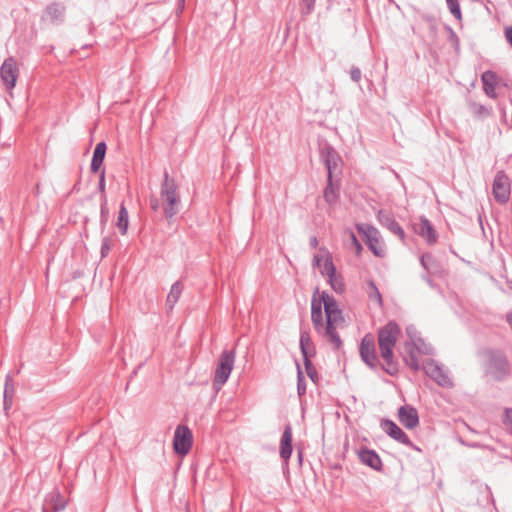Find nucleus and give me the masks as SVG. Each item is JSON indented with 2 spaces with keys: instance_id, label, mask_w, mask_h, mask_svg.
Segmentation results:
<instances>
[{
  "instance_id": "1",
  "label": "nucleus",
  "mask_w": 512,
  "mask_h": 512,
  "mask_svg": "<svg viewBox=\"0 0 512 512\" xmlns=\"http://www.w3.org/2000/svg\"><path fill=\"white\" fill-rule=\"evenodd\" d=\"M401 330L395 321H389L378 330L377 338L380 355L383 359L381 369L388 375L395 376L399 372V364L394 356V348Z\"/></svg>"
},
{
  "instance_id": "2",
  "label": "nucleus",
  "mask_w": 512,
  "mask_h": 512,
  "mask_svg": "<svg viewBox=\"0 0 512 512\" xmlns=\"http://www.w3.org/2000/svg\"><path fill=\"white\" fill-rule=\"evenodd\" d=\"M160 200L164 216L172 219L180 211L181 198L176 180L170 177L167 170L164 171L163 181L160 185Z\"/></svg>"
},
{
  "instance_id": "3",
  "label": "nucleus",
  "mask_w": 512,
  "mask_h": 512,
  "mask_svg": "<svg viewBox=\"0 0 512 512\" xmlns=\"http://www.w3.org/2000/svg\"><path fill=\"white\" fill-rule=\"evenodd\" d=\"M235 350H223L214 373L213 387L219 390L228 380L235 363Z\"/></svg>"
},
{
  "instance_id": "4",
  "label": "nucleus",
  "mask_w": 512,
  "mask_h": 512,
  "mask_svg": "<svg viewBox=\"0 0 512 512\" xmlns=\"http://www.w3.org/2000/svg\"><path fill=\"white\" fill-rule=\"evenodd\" d=\"M326 326L323 330V335L328 338L329 342L334 345L336 350L342 346V340L337 332L338 327H344L345 319L342 310H335L331 313H325Z\"/></svg>"
},
{
  "instance_id": "5",
  "label": "nucleus",
  "mask_w": 512,
  "mask_h": 512,
  "mask_svg": "<svg viewBox=\"0 0 512 512\" xmlns=\"http://www.w3.org/2000/svg\"><path fill=\"white\" fill-rule=\"evenodd\" d=\"M487 373L495 380H503L510 372L507 357L500 351L489 352Z\"/></svg>"
},
{
  "instance_id": "6",
  "label": "nucleus",
  "mask_w": 512,
  "mask_h": 512,
  "mask_svg": "<svg viewBox=\"0 0 512 512\" xmlns=\"http://www.w3.org/2000/svg\"><path fill=\"white\" fill-rule=\"evenodd\" d=\"M492 194L495 201L500 205H504L509 201L511 195V183L505 171L499 170L496 172L492 184Z\"/></svg>"
},
{
  "instance_id": "7",
  "label": "nucleus",
  "mask_w": 512,
  "mask_h": 512,
  "mask_svg": "<svg viewBox=\"0 0 512 512\" xmlns=\"http://www.w3.org/2000/svg\"><path fill=\"white\" fill-rule=\"evenodd\" d=\"M359 353L362 361L371 369L381 368V363L377 356L375 341L371 334H366L360 342Z\"/></svg>"
},
{
  "instance_id": "8",
  "label": "nucleus",
  "mask_w": 512,
  "mask_h": 512,
  "mask_svg": "<svg viewBox=\"0 0 512 512\" xmlns=\"http://www.w3.org/2000/svg\"><path fill=\"white\" fill-rule=\"evenodd\" d=\"M320 159L324 163L328 175L330 178L333 177V173L339 168L342 159L335 148L328 142L320 144L319 147Z\"/></svg>"
},
{
  "instance_id": "9",
  "label": "nucleus",
  "mask_w": 512,
  "mask_h": 512,
  "mask_svg": "<svg viewBox=\"0 0 512 512\" xmlns=\"http://www.w3.org/2000/svg\"><path fill=\"white\" fill-rule=\"evenodd\" d=\"M192 443L193 435L190 429L184 425L177 426L173 438L175 452L182 456L186 455L190 451Z\"/></svg>"
},
{
  "instance_id": "10",
  "label": "nucleus",
  "mask_w": 512,
  "mask_h": 512,
  "mask_svg": "<svg viewBox=\"0 0 512 512\" xmlns=\"http://www.w3.org/2000/svg\"><path fill=\"white\" fill-rule=\"evenodd\" d=\"M357 231L364 235L365 243L375 256L382 257L384 255L383 249L379 246V231L369 224L356 225Z\"/></svg>"
},
{
  "instance_id": "11",
  "label": "nucleus",
  "mask_w": 512,
  "mask_h": 512,
  "mask_svg": "<svg viewBox=\"0 0 512 512\" xmlns=\"http://www.w3.org/2000/svg\"><path fill=\"white\" fill-rule=\"evenodd\" d=\"M19 76L17 61L13 57L4 60L0 67V77L7 90H12Z\"/></svg>"
},
{
  "instance_id": "12",
  "label": "nucleus",
  "mask_w": 512,
  "mask_h": 512,
  "mask_svg": "<svg viewBox=\"0 0 512 512\" xmlns=\"http://www.w3.org/2000/svg\"><path fill=\"white\" fill-rule=\"evenodd\" d=\"M425 373L433 379L439 386L444 388H450L453 386V382L443 368L434 360H427L423 364Z\"/></svg>"
},
{
  "instance_id": "13",
  "label": "nucleus",
  "mask_w": 512,
  "mask_h": 512,
  "mask_svg": "<svg viewBox=\"0 0 512 512\" xmlns=\"http://www.w3.org/2000/svg\"><path fill=\"white\" fill-rule=\"evenodd\" d=\"M377 220L379 223L391 233L397 236L401 241L405 240V232L401 225L395 220L394 216L386 211L379 210L377 213Z\"/></svg>"
},
{
  "instance_id": "14",
  "label": "nucleus",
  "mask_w": 512,
  "mask_h": 512,
  "mask_svg": "<svg viewBox=\"0 0 512 512\" xmlns=\"http://www.w3.org/2000/svg\"><path fill=\"white\" fill-rule=\"evenodd\" d=\"M413 229L414 232L421 236L429 245L435 244L438 240L436 230L425 216H421L420 221L413 224Z\"/></svg>"
},
{
  "instance_id": "15",
  "label": "nucleus",
  "mask_w": 512,
  "mask_h": 512,
  "mask_svg": "<svg viewBox=\"0 0 512 512\" xmlns=\"http://www.w3.org/2000/svg\"><path fill=\"white\" fill-rule=\"evenodd\" d=\"M398 418L400 423L409 430H412L419 425L418 411L411 405L401 406L398 410Z\"/></svg>"
},
{
  "instance_id": "16",
  "label": "nucleus",
  "mask_w": 512,
  "mask_h": 512,
  "mask_svg": "<svg viewBox=\"0 0 512 512\" xmlns=\"http://www.w3.org/2000/svg\"><path fill=\"white\" fill-rule=\"evenodd\" d=\"M360 462L375 471L383 468L382 460L375 450L366 447L360 448L357 452Z\"/></svg>"
},
{
  "instance_id": "17",
  "label": "nucleus",
  "mask_w": 512,
  "mask_h": 512,
  "mask_svg": "<svg viewBox=\"0 0 512 512\" xmlns=\"http://www.w3.org/2000/svg\"><path fill=\"white\" fill-rule=\"evenodd\" d=\"M65 507L66 502L64 501L61 493L59 490L54 489L46 495L42 512H60L64 510Z\"/></svg>"
},
{
  "instance_id": "18",
  "label": "nucleus",
  "mask_w": 512,
  "mask_h": 512,
  "mask_svg": "<svg viewBox=\"0 0 512 512\" xmlns=\"http://www.w3.org/2000/svg\"><path fill=\"white\" fill-rule=\"evenodd\" d=\"M292 438V427L290 424H287L284 428L280 440V456L285 461H288L292 454Z\"/></svg>"
},
{
  "instance_id": "19",
  "label": "nucleus",
  "mask_w": 512,
  "mask_h": 512,
  "mask_svg": "<svg viewBox=\"0 0 512 512\" xmlns=\"http://www.w3.org/2000/svg\"><path fill=\"white\" fill-rule=\"evenodd\" d=\"M64 14L65 6L60 3L53 2L46 7L42 19L49 20L52 23H60L64 19Z\"/></svg>"
},
{
  "instance_id": "20",
  "label": "nucleus",
  "mask_w": 512,
  "mask_h": 512,
  "mask_svg": "<svg viewBox=\"0 0 512 512\" xmlns=\"http://www.w3.org/2000/svg\"><path fill=\"white\" fill-rule=\"evenodd\" d=\"M299 347L303 359H311L316 355V348L312 342L310 334L307 330H300Z\"/></svg>"
},
{
  "instance_id": "21",
  "label": "nucleus",
  "mask_w": 512,
  "mask_h": 512,
  "mask_svg": "<svg viewBox=\"0 0 512 512\" xmlns=\"http://www.w3.org/2000/svg\"><path fill=\"white\" fill-rule=\"evenodd\" d=\"M311 320L314 326V329L317 333L323 335L324 325H323V314L321 301L317 302L315 299L312 300L311 303Z\"/></svg>"
},
{
  "instance_id": "22",
  "label": "nucleus",
  "mask_w": 512,
  "mask_h": 512,
  "mask_svg": "<svg viewBox=\"0 0 512 512\" xmlns=\"http://www.w3.org/2000/svg\"><path fill=\"white\" fill-rule=\"evenodd\" d=\"M106 150L107 146L104 141L97 143L95 146L90 166L92 172L96 173L101 168L106 155Z\"/></svg>"
},
{
  "instance_id": "23",
  "label": "nucleus",
  "mask_w": 512,
  "mask_h": 512,
  "mask_svg": "<svg viewBox=\"0 0 512 512\" xmlns=\"http://www.w3.org/2000/svg\"><path fill=\"white\" fill-rule=\"evenodd\" d=\"M420 264L428 274L439 275L441 266L431 253H423L420 257Z\"/></svg>"
},
{
  "instance_id": "24",
  "label": "nucleus",
  "mask_w": 512,
  "mask_h": 512,
  "mask_svg": "<svg viewBox=\"0 0 512 512\" xmlns=\"http://www.w3.org/2000/svg\"><path fill=\"white\" fill-rule=\"evenodd\" d=\"M323 198L329 205H334L339 198V189L333 185V177L327 176V185L323 192Z\"/></svg>"
},
{
  "instance_id": "25",
  "label": "nucleus",
  "mask_w": 512,
  "mask_h": 512,
  "mask_svg": "<svg viewBox=\"0 0 512 512\" xmlns=\"http://www.w3.org/2000/svg\"><path fill=\"white\" fill-rule=\"evenodd\" d=\"M481 80L484 86V91L489 97H495V86H496V74L491 71H485L482 76Z\"/></svg>"
},
{
  "instance_id": "26",
  "label": "nucleus",
  "mask_w": 512,
  "mask_h": 512,
  "mask_svg": "<svg viewBox=\"0 0 512 512\" xmlns=\"http://www.w3.org/2000/svg\"><path fill=\"white\" fill-rule=\"evenodd\" d=\"M116 226L122 235H126L129 226V214L124 202H122L120 205Z\"/></svg>"
},
{
  "instance_id": "27",
  "label": "nucleus",
  "mask_w": 512,
  "mask_h": 512,
  "mask_svg": "<svg viewBox=\"0 0 512 512\" xmlns=\"http://www.w3.org/2000/svg\"><path fill=\"white\" fill-rule=\"evenodd\" d=\"M182 290H183V285L180 281H176L171 286L170 292L167 295V300H166V304L170 310L173 309V307L179 300Z\"/></svg>"
},
{
  "instance_id": "28",
  "label": "nucleus",
  "mask_w": 512,
  "mask_h": 512,
  "mask_svg": "<svg viewBox=\"0 0 512 512\" xmlns=\"http://www.w3.org/2000/svg\"><path fill=\"white\" fill-rule=\"evenodd\" d=\"M407 355L404 357L406 365L414 372L419 371L420 364L418 360V352L413 346L405 347Z\"/></svg>"
},
{
  "instance_id": "29",
  "label": "nucleus",
  "mask_w": 512,
  "mask_h": 512,
  "mask_svg": "<svg viewBox=\"0 0 512 512\" xmlns=\"http://www.w3.org/2000/svg\"><path fill=\"white\" fill-rule=\"evenodd\" d=\"M381 429L392 439L397 438L402 429L392 420L383 419L380 423Z\"/></svg>"
},
{
  "instance_id": "30",
  "label": "nucleus",
  "mask_w": 512,
  "mask_h": 512,
  "mask_svg": "<svg viewBox=\"0 0 512 512\" xmlns=\"http://www.w3.org/2000/svg\"><path fill=\"white\" fill-rule=\"evenodd\" d=\"M413 346L419 354L433 355V348L427 344L422 337L416 339L413 343H405V347Z\"/></svg>"
},
{
  "instance_id": "31",
  "label": "nucleus",
  "mask_w": 512,
  "mask_h": 512,
  "mask_svg": "<svg viewBox=\"0 0 512 512\" xmlns=\"http://www.w3.org/2000/svg\"><path fill=\"white\" fill-rule=\"evenodd\" d=\"M469 110L475 117L478 118H485L491 114V109L477 102H470Z\"/></svg>"
},
{
  "instance_id": "32",
  "label": "nucleus",
  "mask_w": 512,
  "mask_h": 512,
  "mask_svg": "<svg viewBox=\"0 0 512 512\" xmlns=\"http://www.w3.org/2000/svg\"><path fill=\"white\" fill-rule=\"evenodd\" d=\"M320 301L324 304L325 313H331L332 311L340 310L335 298L326 292H322Z\"/></svg>"
},
{
  "instance_id": "33",
  "label": "nucleus",
  "mask_w": 512,
  "mask_h": 512,
  "mask_svg": "<svg viewBox=\"0 0 512 512\" xmlns=\"http://www.w3.org/2000/svg\"><path fill=\"white\" fill-rule=\"evenodd\" d=\"M328 283L336 293H342L345 290L343 278L337 273L328 277Z\"/></svg>"
},
{
  "instance_id": "34",
  "label": "nucleus",
  "mask_w": 512,
  "mask_h": 512,
  "mask_svg": "<svg viewBox=\"0 0 512 512\" xmlns=\"http://www.w3.org/2000/svg\"><path fill=\"white\" fill-rule=\"evenodd\" d=\"M303 361H304V366H305V371H306L307 376L310 378V380L313 383L317 384L319 381V374H318L316 368L314 367L311 359L306 358V359H303Z\"/></svg>"
},
{
  "instance_id": "35",
  "label": "nucleus",
  "mask_w": 512,
  "mask_h": 512,
  "mask_svg": "<svg viewBox=\"0 0 512 512\" xmlns=\"http://www.w3.org/2000/svg\"><path fill=\"white\" fill-rule=\"evenodd\" d=\"M321 273L323 275H326L327 277L333 276L336 273V268L329 252H327V256L324 260L323 269L321 270Z\"/></svg>"
},
{
  "instance_id": "36",
  "label": "nucleus",
  "mask_w": 512,
  "mask_h": 512,
  "mask_svg": "<svg viewBox=\"0 0 512 512\" xmlns=\"http://www.w3.org/2000/svg\"><path fill=\"white\" fill-rule=\"evenodd\" d=\"M297 393L299 396L306 393V380L299 364H297Z\"/></svg>"
},
{
  "instance_id": "37",
  "label": "nucleus",
  "mask_w": 512,
  "mask_h": 512,
  "mask_svg": "<svg viewBox=\"0 0 512 512\" xmlns=\"http://www.w3.org/2000/svg\"><path fill=\"white\" fill-rule=\"evenodd\" d=\"M445 29L448 33V41L451 43L455 52L459 54L460 52V40L455 31L450 26H445Z\"/></svg>"
},
{
  "instance_id": "38",
  "label": "nucleus",
  "mask_w": 512,
  "mask_h": 512,
  "mask_svg": "<svg viewBox=\"0 0 512 512\" xmlns=\"http://www.w3.org/2000/svg\"><path fill=\"white\" fill-rule=\"evenodd\" d=\"M15 393L13 379L10 375L6 376L3 398H13Z\"/></svg>"
},
{
  "instance_id": "39",
  "label": "nucleus",
  "mask_w": 512,
  "mask_h": 512,
  "mask_svg": "<svg viewBox=\"0 0 512 512\" xmlns=\"http://www.w3.org/2000/svg\"><path fill=\"white\" fill-rule=\"evenodd\" d=\"M449 11L458 20L462 19V13L459 5V0H446Z\"/></svg>"
},
{
  "instance_id": "40",
  "label": "nucleus",
  "mask_w": 512,
  "mask_h": 512,
  "mask_svg": "<svg viewBox=\"0 0 512 512\" xmlns=\"http://www.w3.org/2000/svg\"><path fill=\"white\" fill-rule=\"evenodd\" d=\"M369 287H370L369 298L373 301H376L381 306L383 303V300H382V295L379 292L377 286L375 285V283L373 281H370Z\"/></svg>"
},
{
  "instance_id": "41",
  "label": "nucleus",
  "mask_w": 512,
  "mask_h": 512,
  "mask_svg": "<svg viewBox=\"0 0 512 512\" xmlns=\"http://www.w3.org/2000/svg\"><path fill=\"white\" fill-rule=\"evenodd\" d=\"M109 218V209L107 207V198L103 196V200H101L100 205V221L103 226L106 225Z\"/></svg>"
},
{
  "instance_id": "42",
  "label": "nucleus",
  "mask_w": 512,
  "mask_h": 512,
  "mask_svg": "<svg viewBox=\"0 0 512 512\" xmlns=\"http://www.w3.org/2000/svg\"><path fill=\"white\" fill-rule=\"evenodd\" d=\"M406 334L409 339L406 343H413L416 341V339H419L420 333L418 332L417 328L414 325H409L406 327Z\"/></svg>"
},
{
  "instance_id": "43",
  "label": "nucleus",
  "mask_w": 512,
  "mask_h": 512,
  "mask_svg": "<svg viewBox=\"0 0 512 512\" xmlns=\"http://www.w3.org/2000/svg\"><path fill=\"white\" fill-rule=\"evenodd\" d=\"M112 249V240L109 237H104L101 243V257L105 258Z\"/></svg>"
},
{
  "instance_id": "44",
  "label": "nucleus",
  "mask_w": 512,
  "mask_h": 512,
  "mask_svg": "<svg viewBox=\"0 0 512 512\" xmlns=\"http://www.w3.org/2000/svg\"><path fill=\"white\" fill-rule=\"evenodd\" d=\"M316 0H302L303 8H302V14L303 15H309L312 13L315 7Z\"/></svg>"
},
{
  "instance_id": "45",
  "label": "nucleus",
  "mask_w": 512,
  "mask_h": 512,
  "mask_svg": "<svg viewBox=\"0 0 512 512\" xmlns=\"http://www.w3.org/2000/svg\"><path fill=\"white\" fill-rule=\"evenodd\" d=\"M394 440L405 446H412V441L403 430L398 434L397 438H395Z\"/></svg>"
},
{
  "instance_id": "46",
  "label": "nucleus",
  "mask_w": 512,
  "mask_h": 512,
  "mask_svg": "<svg viewBox=\"0 0 512 512\" xmlns=\"http://www.w3.org/2000/svg\"><path fill=\"white\" fill-rule=\"evenodd\" d=\"M425 21L428 24V28L431 32V35L433 37H435L437 34V30H438L437 23H436L435 19L433 17H425Z\"/></svg>"
},
{
  "instance_id": "47",
  "label": "nucleus",
  "mask_w": 512,
  "mask_h": 512,
  "mask_svg": "<svg viewBox=\"0 0 512 512\" xmlns=\"http://www.w3.org/2000/svg\"><path fill=\"white\" fill-rule=\"evenodd\" d=\"M98 189L101 192V200H103V196H106V194H105V169H103L100 173Z\"/></svg>"
},
{
  "instance_id": "48",
  "label": "nucleus",
  "mask_w": 512,
  "mask_h": 512,
  "mask_svg": "<svg viewBox=\"0 0 512 512\" xmlns=\"http://www.w3.org/2000/svg\"><path fill=\"white\" fill-rule=\"evenodd\" d=\"M361 75H362L361 70L358 67L353 66L351 68L350 77L354 82H359L361 79Z\"/></svg>"
},
{
  "instance_id": "49",
  "label": "nucleus",
  "mask_w": 512,
  "mask_h": 512,
  "mask_svg": "<svg viewBox=\"0 0 512 512\" xmlns=\"http://www.w3.org/2000/svg\"><path fill=\"white\" fill-rule=\"evenodd\" d=\"M504 424L512 431V409L506 410Z\"/></svg>"
},
{
  "instance_id": "50",
  "label": "nucleus",
  "mask_w": 512,
  "mask_h": 512,
  "mask_svg": "<svg viewBox=\"0 0 512 512\" xmlns=\"http://www.w3.org/2000/svg\"><path fill=\"white\" fill-rule=\"evenodd\" d=\"M431 275L432 274H428L427 272H425L424 274L421 275V278L432 288L435 287V283L434 281L432 280L431 278Z\"/></svg>"
},
{
  "instance_id": "51",
  "label": "nucleus",
  "mask_w": 512,
  "mask_h": 512,
  "mask_svg": "<svg viewBox=\"0 0 512 512\" xmlns=\"http://www.w3.org/2000/svg\"><path fill=\"white\" fill-rule=\"evenodd\" d=\"M150 207L153 211H157L160 207V202L158 198L151 197L150 198Z\"/></svg>"
},
{
  "instance_id": "52",
  "label": "nucleus",
  "mask_w": 512,
  "mask_h": 512,
  "mask_svg": "<svg viewBox=\"0 0 512 512\" xmlns=\"http://www.w3.org/2000/svg\"><path fill=\"white\" fill-rule=\"evenodd\" d=\"M505 37H506V40L508 41V43L510 44V46L512 48V26L506 28V30H505Z\"/></svg>"
},
{
  "instance_id": "53",
  "label": "nucleus",
  "mask_w": 512,
  "mask_h": 512,
  "mask_svg": "<svg viewBox=\"0 0 512 512\" xmlns=\"http://www.w3.org/2000/svg\"><path fill=\"white\" fill-rule=\"evenodd\" d=\"M322 260H323L322 256L314 255V257H313V266L314 267H320Z\"/></svg>"
},
{
  "instance_id": "54",
  "label": "nucleus",
  "mask_w": 512,
  "mask_h": 512,
  "mask_svg": "<svg viewBox=\"0 0 512 512\" xmlns=\"http://www.w3.org/2000/svg\"><path fill=\"white\" fill-rule=\"evenodd\" d=\"M13 398H4V409L9 410L12 406Z\"/></svg>"
},
{
  "instance_id": "55",
  "label": "nucleus",
  "mask_w": 512,
  "mask_h": 512,
  "mask_svg": "<svg viewBox=\"0 0 512 512\" xmlns=\"http://www.w3.org/2000/svg\"><path fill=\"white\" fill-rule=\"evenodd\" d=\"M309 243H310L311 248H313V249L317 248V246H318V239H317V237L316 236H312L310 238Z\"/></svg>"
},
{
  "instance_id": "56",
  "label": "nucleus",
  "mask_w": 512,
  "mask_h": 512,
  "mask_svg": "<svg viewBox=\"0 0 512 512\" xmlns=\"http://www.w3.org/2000/svg\"><path fill=\"white\" fill-rule=\"evenodd\" d=\"M351 236H352V240H353V242H354V245H356V246H357V249H358V250H361V249H362L361 244H360V243H359V241L357 240L356 236H355L353 233L351 234Z\"/></svg>"
},
{
  "instance_id": "57",
  "label": "nucleus",
  "mask_w": 512,
  "mask_h": 512,
  "mask_svg": "<svg viewBox=\"0 0 512 512\" xmlns=\"http://www.w3.org/2000/svg\"><path fill=\"white\" fill-rule=\"evenodd\" d=\"M409 447L417 452H422V449L419 446L415 445L413 442H412V446H409Z\"/></svg>"
},
{
  "instance_id": "58",
  "label": "nucleus",
  "mask_w": 512,
  "mask_h": 512,
  "mask_svg": "<svg viewBox=\"0 0 512 512\" xmlns=\"http://www.w3.org/2000/svg\"><path fill=\"white\" fill-rule=\"evenodd\" d=\"M298 459H299V462L302 461V452L301 451H298Z\"/></svg>"
}]
</instances>
